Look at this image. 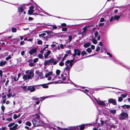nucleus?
Here are the masks:
<instances>
[{"instance_id":"423d86ee","label":"nucleus","mask_w":130,"mask_h":130,"mask_svg":"<svg viewBox=\"0 0 130 130\" xmlns=\"http://www.w3.org/2000/svg\"><path fill=\"white\" fill-rule=\"evenodd\" d=\"M101 87V88H97L96 90H100L102 89H105L106 88H112V89H118V90H121L122 91H123L122 90H121L117 88H116L115 87H108V86H102Z\"/></svg>"},{"instance_id":"f704fd0d","label":"nucleus","mask_w":130,"mask_h":130,"mask_svg":"<svg viewBox=\"0 0 130 130\" xmlns=\"http://www.w3.org/2000/svg\"><path fill=\"white\" fill-rule=\"evenodd\" d=\"M78 128V126L71 127L70 130H75L76 129Z\"/></svg>"},{"instance_id":"58836bf2","label":"nucleus","mask_w":130,"mask_h":130,"mask_svg":"<svg viewBox=\"0 0 130 130\" xmlns=\"http://www.w3.org/2000/svg\"><path fill=\"white\" fill-rule=\"evenodd\" d=\"M38 76L39 77H40V79H42L43 78V74L42 72H40V73L38 75Z\"/></svg>"},{"instance_id":"a19ab883","label":"nucleus","mask_w":130,"mask_h":130,"mask_svg":"<svg viewBox=\"0 0 130 130\" xmlns=\"http://www.w3.org/2000/svg\"><path fill=\"white\" fill-rule=\"evenodd\" d=\"M11 31L13 32H15L17 31V29L15 28L12 27L11 29Z\"/></svg>"},{"instance_id":"ddd939ff","label":"nucleus","mask_w":130,"mask_h":130,"mask_svg":"<svg viewBox=\"0 0 130 130\" xmlns=\"http://www.w3.org/2000/svg\"><path fill=\"white\" fill-rule=\"evenodd\" d=\"M18 125L16 124L12 127H10L9 129L10 130H15L18 128Z\"/></svg>"},{"instance_id":"ea45409f","label":"nucleus","mask_w":130,"mask_h":130,"mask_svg":"<svg viewBox=\"0 0 130 130\" xmlns=\"http://www.w3.org/2000/svg\"><path fill=\"white\" fill-rule=\"evenodd\" d=\"M60 71L59 69H57L56 71V73L57 76H58L60 74Z\"/></svg>"},{"instance_id":"20e7f679","label":"nucleus","mask_w":130,"mask_h":130,"mask_svg":"<svg viewBox=\"0 0 130 130\" xmlns=\"http://www.w3.org/2000/svg\"><path fill=\"white\" fill-rule=\"evenodd\" d=\"M27 75L29 77L28 79H31L34 76L33 70H30L29 73L27 74Z\"/></svg>"},{"instance_id":"4be33fe9","label":"nucleus","mask_w":130,"mask_h":130,"mask_svg":"<svg viewBox=\"0 0 130 130\" xmlns=\"http://www.w3.org/2000/svg\"><path fill=\"white\" fill-rule=\"evenodd\" d=\"M34 12V10L32 9H29L28 11V14L29 15H32L33 13Z\"/></svg>"},{"instance_id":"393cba45","label":"nucleus","mask_w":130,"mask_h":130,"mask_svg":"<svg viewBox=\"0 0 130 130\" xmlns=\"http://www.w3.org/2000/svg\"><path fill=\"white\" fill-rule=\"evenodd\" d=\"M29 78V77L27 75H24L23 77V79L24 80H27V79L29 80L30 79H28Z\"/></svg>"},{"instance_id":"c756f323","label":"nucleus","mask_w":130,"mask_h":130,"mask_svg":"<svg viewBox=\"0 0 130 130\" xmlns=\"http://www.w3.org/2000/svg\"><path fill=\"white\" fill-rule=\"evenodd\" d=\"M91 41H92L93 43L94 44H96L97 42V40L95 38H93L92 39Z\"/></svg>"},{"instance_id":"39448f33","label":"nucleus","mask_w":130,"mask_h":130,"mask_svg":"<svg viewBox=\"0 0 130 130\" xmlns=\"http://www.w3.org/2000/svg\"><path fill=\"white\" fill-rule=\"evenodd\" d=\"M37 50V48H32V49L30 50L29 52V53L30 55H32L34 53L36 52Z\"/></svg>"},{"instance_id":"69168bd1","label":"nucleus","mask_w":130,"mask_h":130,"mask_svg":"<svg viewBox=\"0 0 130 130\" xmlns=\"http://www.w3.org/2000/svg\"><path fill=\"white\" fill-rule=\"evenodd\" d=\"M38 60V59L37 58H35L33 62L34 63H36L37 62Z\"/></svg>"},{"instance_id":"6ab92c4d","label":"nucleus","mask_w":130,"mask_h":130,"mask_svg":"<svg viewBox=\"0 0 130 130\" xmlns=\"http://www.w3.org/2000/svg\"><path fill=\"white\" fill-rule=\"evenodd\" d=\"M68 81H68V83H70L71 84L73 85H74L75 87H76V86H77V85L76 84H75L70 79V77L69 76L68 77Z\"/></svg>"},{"instance_id":"3c124183","label":"nucleus","mask_w":130,"mask_h":130,"mask_svg":"<svg viewBox=\"0 0 130 130\" xmlns=\"http://www.w3.org/2000/svg\"><path fill=\"white\" fill-rule=\"evenodd\" d=\"M65 75H66L65 76H64L63 77H62V79L63 80H65L66 79V77H67V78H68V76L67 75V74H65Z\"/></svg>"},{"instance_id":"864d4df0","label":"nucleus","mask_w":130,"mask_h":130,"mask_svg":"<svg viewBox=\"0 0 130 130\" xmlns=\"http://www.w3.org/2000/svg\"><path fill=\"white\" fill-rule=\"evenodd\" d=\"M70 61L69 60H68L65 62V64L66 66H68V64L70 63Z\"/></svg>"},{"instance_id":"49530a36","label":"nucleus","mask_w":130,"mask_h":130,"mask_svg":"<svg viewBox=\"0 0 130 130\" xmlns=\"http://www.w3.org/2000/svg\"><path fill=\"white\" fill-rule=\"evenodd\" d=\"M64 69L68 71H69L70 69V67L69 66H67L64 68Z\"/></svg>"},{"instance_id":"603ef678","label":"nucleus","mask_w":130,"mask_h":130,"mask_svg":"<svg viewBox=\"0 0 130 130\" xmlns=\"http://www.w3.org/2000/svg\"><path fill=\"white\" fill-rule=\"evenodd\" d=\"M15 124V123H10V124H9L8 126L9 127H11L12 126H13Z\"/></svg>"},{"instance_id":"09e8293b","label":"nucleus","mask_w":130,"mask_h":130,"mask_svg":"<svg viewBox=\"0 0 130 130\" xmlns=\"http://www.w3.org/2000/svg\"><path fill=\"white\" fill-rule=\"evenodd\" d=\"M72 40V36L71 35L68 36V40L69 42H70Z\"/></svg>"},{"instance_id":"7ed1b4c3","label":"nucleus","mask_w":130,"mask_h":130,"mask_svg":"<svg viewBox=\"0 0 130 130\" xmlns=\"http://www.w3.org/2000/svg\"><path fill=\"white\" fill-rule=\"evenodd\" d=\"M60 95V94H57L54 95H52L49 96H44L42 97H40V98L41 99V102H42L43 100H44L46 99L48 97H51L54 96V97H59Z\"/></svg>"},{"instance_id":"7c9ffc66","label":"nucleus","mask_w":130,"mask_h":130,"mask_svg":"<svg viewBox=\"0 0 130 130\" xmlns=\"http://www.w3.org/2000/svg\"><path fill=\"white\" fill-rule=\"evenodd\" d=\"M21 87L22 88V89L25 91H28L27 90V86H21Z\"/></svg>"},{"instance_id":"c9c22d12","label":"nucleus","mask_w":130,"mask_h":130,"mask_svg":"<svg viewBox=\"0 0 130 130\" xmlns=\"http://www.w3.org/2000/svg\"><path fill=\"white\" fill-rule=\"evenodd\" d=\"M51 26H52V30H53L54 29H57V27L56 25H54L53 26L52 25H51Z\"/></svg>"},{"instance_id":"a878e982","label":"nucleus","mask_w":130,"mask_h":130,"mask_svg":"<svg viewBox=\"0 0 130 130\" xmlns=\"http://www.w3.org/2000/svg\"><path fill=\"white\" fill-rule=\"evenodd\" d=\"M75 89H76V90H79L80 91H82L83 92L85 93V92H89V90H88L87 89H85L84 90H82L81 89H76V88Z\"/></svg>"},{"instance_id":"c85d7f7f","label":"nucleus","mask_w":130,"mask_h":130,"mask_svg":"<svg viewBox=\"0 0 130 130\" xmlns=\"http://www.w3.org/2000/svg\"><path fill=\"white\" fill-rule=\"evenodd\" d=\"M109 111L112 114H116V110L115 109H110Z\"/></svg>"},{"instance_id":"f03ea898","label":"nucleus","mask_w":130,"mask_h":130,"mask_svg":"<svg viewBox=\"0 0 130 130\" xmlns=\"http://www.w3.org/2000/svg\"><path fill=\"white\" fill-rule=\"evenodd\" d=\"M38 86L37 85L28 86L27 88V90L28 91H29L30 92H34L36 90V88L35 86Z\"/></svg>"},{"instance_id":"f3484780","label":"nucleus","mask_w":130,"mask_h":130,"mask_svg":"<svg viewBox=\"0 0 130 130\" xmlns=\"http://www.w3.org/2000/svg\"><path fill=\"white\" fill-rule=\"evenodd\" d=\"M91 45V43L90 42H88L84 44L83 46L85 48H86L90 46Z\"/></svg>"},{"instance_id":"4c0bfd02","label":"nucleus","mask_w":130,"mask_h":130,"mask_svg":"<svg viewBox=\"0 0 130 130\" xmlns=\"http://www.w3.org/2000/svg\"><path fill=\"white\" fill-rule=\"evenodd\" d=\"M48 61H49L48 60H47L46 61L45 60V61H44V64L45 66H46L48 64H50Z\"/></svg>"},{"instance_id":"dca6fc26","label":"nucleus","mask_w":130,"mask_h":130,"mask_svg":"<svg viewBox=\"0 0 130 130\" xmlns=\"http://www.w3.org/2000/svg\"><path fill=\"white\" fill-rule=\"evenodd\" d=\"M47 84H41L37 85L38 86H41L43 88H47L48 87V86L47 85Z\"/></svg>"},{"instance_id":"72a5a7b5","label":"nucleus","mask_w":130,"mask_h":130,"mask_svg":"<svg viewBox=\"0 0 130 130\" xmlns=\"http://www.w3.org/2000/svg\"><path fill=\"white\" fill-rule=\"evenodd\" d=\"M86 51L87 52L89 53L90 54L92 52L91 48L90 47L88 48L86 50Z\"/></svg>"},{"instance_id":"13d9d810","label":"nucleus","mask_w":130,"mask_h":130,"mask_svg":"<svg viewBox=\"0 0 130 130\" xmlns=\"http://www.w3.org/2000/svg\"><path fill=\"white\" fill-rule=\"evenodd\" d=\"M68 28L66 27H63L62 29V30L63 31H66L67 30Z\"/></svg>"},{"instance_id":"cd10ccee","label":"nucleus","mask_w":130,"mask_h":130,"mask_svg":"<svg viewBox=\"0 0 130 130\" xmlns=\"http://www.w3.org/2000/svg\"><path fill=\"white\" fill-rule=\"evenodd\" d=\"M127 111L125 108L122 110V112L120 114H127Z\"/></svg>"},{"instance_id":"37998d69","label":"nucleus","mask_w":130,"mask_h":130,"mask_svg":"<svg viewBox=\"0 0 130 130\" xmlns=\"http://www.w3.org/2000/svg\"><path fill=\"white\" fill-rule=\"evenodd\" d=\"M99 35V32L98 31H96L94 33V36L95 38L98 37V35Z\"/></svg>"},{"instance_id":"680f3d73","label":"nucleus","mask_w":130,"mask_h":130,"mask_svg":"<svg viewBox=\"0 0 130 130\" xmlns=\"http://www.w3.org/2000/svg\"><path fill=\"white\" fill-rule=\"evenodd\" d=\"M123 100V98L121 97H119L118 101L119 102H121Z\"/></svg>"},{"instance_id":"bf43d9fd","label":"nucleus","mask_w":130,"mask_h":130,"mask_svg":"<svg viewBox=\"0 0 130 130\" xmlns=\"http://www.w3.org/2000/svg\"><path fill=\"white\" fill-rule=\"evenodd\" d=\"M39 98H36L35 96H33L32 97V99L33 100H39Z\"/></svg>"},{"instance_id":"9d476101","label":"nucleus","mask_w":130,"mask_h":130,"mask_svg":"<svg viewBox=\"0 0 130 130\" xmlns=\"http://www.w3.org/2000/svg\"><path fill=\"white\" fill-rule=\"evenodd\" d=\"M123 15V13L122 12H120L119 15H114V17L115 18V20H116L118 21L120 17Z\"/></svg>"},{"instance_id":"4d7b16f0","label":"nucleus","mask_w":130,"mask_h":130,"mask_svg":"<svg viewBox=\"0 0 130 130\" xmlns=\"http://www.w3.org/2000/svg\"><path fill=\"white\" fill-rule=\"evenodd\" d=\"M78 60H77V61H76L75 60H74V62L73 63V62H70L69 63V65L70 66V67H72L73 64H74V63L76 62V61H78Z\"/></svg>"},{"instance_id":"de8ad7c7","label":"nucleus","mask_w":130,"mask_h":130,"mask_svg":"<svg viewBox=\"0 0 130 130\" xmlns=\"http://www.w3.org/2000/svg\"><path fill=\"white\" fill-rule=\"evenodd\" d=\"M68 56V55L67 54H65L64 57H63L62 60V61H64L65 60L66 57Z\"/></svg>"},{"instance_id":"a18cd8bd","label":"nucleus","mask_w":130,"mask_h":130,"mask_svg":"<svg viewBox=\"0 0 130 130\" xmlns=\"http://www.w3.org/2000/svg\"><path fill=\"white\" fill-rule=\"evenodd\" d=\"M38 41L37 42V43L38 44L41 45L42 43V41L40 40L37 39Z\"/></svg>"},{"instance_id":"412c9836","label":"nucleus","mask_w":130,"mask_h":130,"mask_svg":"<svg viewBox=\"0 0 130 130\" xmlns=\"http://www.w3.org/2000/svg\"><path fill=\"white\" fill-rule=\"evenodd\" d=\"M24 6H21L18 7V11L20 12H22L24 10Z\"/></svg>"},{"instance_id":"f8f14e48","label":"nucleus","mask_w":130,"mask_h":130,"mask_svg":"<svg viewBox=\"0 0 130 130\" xmlns=\"http://www.w3.org/2000/svg\"><path fill=\"white\" fill-rule=\"evenodd\" d=\"M47 51L44 53V58L45 59H46L48 58V56L51 54V52L50 50H47Z\"/></svg>"},{"instance_id":"c03bdc74","label":"nucleus","mask_w":130,"mask_h":130,"mask_svg":"<svg viewBox=\"0 0 130 130\" xmlns=\"http://www.w3.org/2000/svg\"><path fill=\"white\" fill-rule=\"evenodd\" d=\"M10 95L9 96V95L7 94V96L8 98H10L11 96H12V97H14L15 96V94H14L13 95H12V93H10Z\"/></svg>"},{"instance_id":"1a4fd4ad","label":"nucleus","mask_w":130,"mask_h":130,"mask_svg":"<svg viewBox=\"0 0 130 130\" xmlns=\"http://www.w3.org/2000/svg\"><path fill=\"white\" fill-rule=\"evenodd\" d=\"M74 52L75 54L78 56H80L81 54V51L78 49H74Z\"/></svg>"},{"instance_id":"79ce46f5","label":"nucleus","mask_w":130,"mask_h":130,"mask_svg":"<svg viewBox=\"0 0 130 130\" xmlns=\"http://www.w3.org/2000/svg\"><path fill=\"white\" fill-rule=\"evenodd\" d=\"M46 35V34L45 33H42L41 34L39 35V37H43Z\"/></svg>"},{"instance_id":"5fc2aeb1","label":"nucleus","mask_w":130,"mask_h":130,"mask_svg":"<svg viewBox=\"0 0 130 130\" xmlns=\"http://www.w3.org/2000/svg\"><path fill=\"white\" fill-rule=\"evenodd\" d=\"M11 57L10 55H9L8 57H7L6 58V60L7 61L9 59H11Z\"/></svg>"},{"instance_id":"e433bc0d","label":"nucleus","mask_w":130,"mask_h":130,"mask_svg":"<svg viewBox=\"0 0 130 130\" xmlns=\"http://www.w3.org/2000/svg\"><path fill=\"white\" fill-rule=\"evenodd\" d=\"M127 95L128 94L127 93H125V94H121V96L122 98H126L127 96Z\"/></svg>"},{"instance_id":"a211bd4d","label":"nucleus","mask_w":130,"mask_h":130,"mask_svg":"<svg viewBox=\"0 0 130 130\" xmlns=\"http://www.w3.org/2000/svg\"><path fill=\"white\" fill-rule=\"evenodd\" d=\"M7 62L6 61H1L0 62V66L2 67L4 66L7 63Z\"/></svg>"},{"instance_id":"473e14b6","label":"nucleus","mask_w":130,"mask_h":130,"mask_svg":"<svg viewBox=\"0 0 130 130\" xmlns=\"http://www.w3.org/2000/svg\"><path fill=\"white\" fill-rule=\"evenodd\" d=\"M43 32H46L47 34H51L53 32L52 31L49 30L45 31Z\"/></svg>"},{"instance_id":"9b49d317","label":"nucleus","mask_w":130,"mask_h":130,"mask_svg":"<svg viewBox=\"0 0 130 130\" xmlns=\"http://www.w3.org/2000/svg\"><path fill=\"white\" fill-rule=\"evenodd\" d=\"M108 103H112L114 105H116L117 104L116 101L112 98L108 99Z\"/></svg>"},{"instance_id":"052dcab7","label":"nucleus","mask_w":130,"mask_h":130,"mask_svg":"<svg viewBox=\"0 0 130 130\" xmlns=\"http://www.w3.org/2000/svg\"><path fill=\"white\" fill-rule=\"evenodd\" d=\"M26 125H28L29 126H30L31 125V124L30 122L27 121L26 122Z\"/></svg>"},{"instance_id":"5701e85b","label":"nucleus","mask_w":130,"mask_h":130,"mask_svg":"<svg viewBox=\"0 0 130 130\" xmlns=\"http://www.w3.org/2000/svg\"><path fill=\"white\" fill-rule=\"evenodd\" d=\"M122 107L123 108H130V105H126V104H125L123 105L122 106Z\"/></svg>"},{"instance_id":"0eeeda50","label":"nucleus","mask_w":130,"mask_h":130,"mask_svg":"<svg viewBox=\"0 0 130 130\" xmlns=\"http://www.w3.org/2000/svg\"><path fill=\"white\" fill-rule=\"evenodd\" d=\"M105 101H101L100 100L99 101L98 104L102 106L103 107H105V106H107L108 105L107 104H106L104 103V102H106Z\"/></svg>"},{"instance_id":"6e6d98bb","label":"nucleus","mask_w":130,"mask_h":130,"mask_svg":"<svg viewBox=\"0 0 130 130\" xmlns=\"http://www.w3.org/2000/svg\"><path fill=\"white\" fill-rule=\"evenodd\" d=\"M38 57L40 59H42L43 58V56L41 54H39L38 56Z\"/></svg>"},{"instance_id":"8fccbe9b","label":"nucleus","mask_w":130,"mask_h":130,"mask_svg":"<svg viewBox=\"0 0 130 130\" xmlns=\"http://www.w3.org/2000/svg\"><path fill=\"white\" fill-rule=\"evenodd\" d=\"M40 105L37 108V113H36V114H41L40 111Z\"/></svg>"},{"instance_id":"4468645a","label":"nucleus","mask_w":130,"mask_h":130,"mask_svg":"<svg viewBox=\"0 0 130 130\" xmlns=\"http://www.w3.org/2000/svg\"><path fill=\"white\" fill-rule=\"evenodd\" d=\"M128 116V114H121L119 118L121 120L124 119Z\"/></svg>"},{"instance_id":"f257e3e1","label":"nucleus","mask_w":130,"mask_h":130,"mask_svg":"<svg viewBox=\"0 0 130 130\" xmlns=\"http://www.w3.org/2000/svg\"><path fill=\"white\" fill-rule=\"evenodd\" d=\"M112 60H113L114 62L117 64L121 65L123 66V67L126 69L128 70L129 71V69H129L127 66L123 64L122 63H121L119 61L117 60L116 59H113V58L111 59Z\"/></svg>"},{"instance_id":"aec40b11","label":"nucleus","mask_w":130,"mask_h":130,"mask_svg":"<svg viewBox=\"0 0 130 130\" xmlns=\"http://www.w3.org/2000/svg\"><path fill=\"white\" fill-rule=\"evenodd\" d=\"M90 125L91 124H82L81 125L79 126L80 129L81 130H83L85 128V126H87L88 125Z\"/></svg>"},{"instance_id":"338daca9","label":"nucleus","mask_w":130,"mask_h":130,"mask_svg":"<svg viewBox=\"0 0 130 130\" xmlns=\"http://www.w3.org/2000/svg\"><path fill=\"white\" fill-rule=\"evenodd\" d=\"M105 21V20L104 18H101L100 20V22H103Z\"/></svg>"},{"instance_id":"774afa93","label":"nucleus","mask_w":130,"mask_h":130,"mask_svg":"<svg viewBox=\"0 0 130 130\" xmlns=\"http://www.w3.org/2000/svg\"><path fill=\"white\" fill-rule=\"evenodd\" d=\"M107 54L109 56V57H112V55L109 52H107Z\"/></svg>"},{"instance_id":"0e129e2a","label":"nucleus","mask_w":130,"mask_h":130,"mask_svg":"<svg viewBox=\"0 0 130 130\" xmlns=\"http://www.w3.org/2000/svg\"><path fill=\"white\" fill-rule=\"evenodd\" d=\"M100 46H98L96 49V51L97 52H99L100 50Z\"/></svg>"},{"instance_id":"e2e57ef3","label":"nucleus","mask_w":130,"mask_h":130,"mask_svg":"<svg viewBox=\"0 0 130 130\" xmlns=\"http://www.w3.org/2000/svg\"><path fill=\"white\" fill-rule=\"evenodd\" d=\"M63 61H61L59 64V65L61 66H62L64 65V63L63 62Z\"/></svg>"},{"instance_id":"bb28decb","label":"nucleus","mask_w":130,"mask_h":130,"mask_svg":"<svg viewBox=\"0 0 130 130\" xmlns=\"http://www.w3.org/2000/svg\"><path fill=\"white\" fill-rule=\"evenodd\" d=\"M20 116V114H18V115H17V114H14L13 117L14 119H15L18 118H19Z\"/></svg>"},{"instance_id":"2f4dec72","label":"nucleus","mask_w":130,"mask_h":130,"mask_svg":"<svg viewBox=\"0 0 130 130\" xmlns=\"http://www.w3.org/2000/svg\"><path fill=\"white\" fill-rule=\"evenodd\" d=\"M49 61V62L50 64L52 65V64H51V63H53V61H54V58H52L49 60H48Z\"/></svg>"},{"instance_id":"2eb2a0df","label":"nucleus","mask_w":130,"mask_h":130,"mask_svg":"<svg viewBox=\"0 0 130 130\" xmlns=\"http://www.w3.org/2000/svg\"><path fill=\"white\" fill-rule=\"evenodd\" d=\"M47 124L48 125V127L51 128H53L54 127V125L49 121H48V122Z\"/></svg>"},{"instance_id":"6e6552de","label":"nucleus","mask_w":130,"mask_h":130,"mask_svg":"<svg viewBox=\"0 0 130 130\" xmlns=\"http://www.w3.org/2000/svg\"><path fill=\"white\" fill-rule=\"evenodd\" d=\"M115 20V19L114 17L113 16H111L109 22L108 20H107V21L106 22V26H108L110 23H111L112 22Z\"/></svg>"},{"instance_id":"b1692460","label":"nucleus","mask_w":130,"mask_h":130,"mask_svg":"<svg viewBox=\"0 0 130 130\" xmlns=\"http://www.w3.org/2000/svg\"><path fill=\"white\" fill-rule=\"evenodd\" d=\"M88 54L85 51H83L81 52V56L83 57L85 55H87Z\"/></svg>"}]
</instances>
